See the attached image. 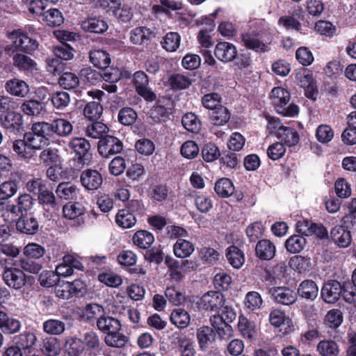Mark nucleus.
I'll return each mask as SVG.
<instances>
[{
  "label": "nucleus",
  "mask_w": 356,
  "mask_h": 356,
  "mask_svg": "<svg viewBox=\"0 0 356 356\" xmlns=\"http://www.w3.org/2000/svg\"><path fill=\"white\" fill-rule=\"evenodd\" d=\"M45 249L42 245L35 243H29L23 250V254L30 258L40 259L44 256Z\"/></svg>",
  "instance_id": "nucleus-60"
},
{
  "label": "nucleus",
  "mask_w": 356,
  "mask_h": 356,
  "mask_svg": "<svg viewBox=\"0 0 356 356\" xmlns=\"http://www.w3.org/2000/svg\"><path fill=\"white\" fill-rule=\"evenodd\" d=\"M49 136L44 122H39L33 124L31 131L26 133L24 138L28 147L34 152V150L42 149L49 143Z\"/></svg>",
  "instance_id": "nucleus-3"
},
{
  "label": "nucleus",
  "mask_w": 356,
  "mask_h": 356,
  "mask_svg": "<svg viewBox=\"0 0 356 356\" xmlns=\"http://www.w3.org/2000/svg\"><path fill=\"white\" fill-rule=\"evenodd\" d=\"M108 127L106 124L96 122L88 126L86 129L87 136L92 138H103L104 134L108 131Z\"/></svg>",
  "instance_id": "nucleus-59"
},
{
  "label": "nucleus",
  "mask_w": 356,
  "mask_h": 356,
  "mask_svg": "<svg viewBox=\"0 0 356 356\" xmlns=\"http://www.w3.org/2000/svg\"><path fill=\"white\" fill-rule=\"evenodd\" d=\"M200 149L198 145L192 140H187L181 147V155L188 159L196 157L199 154Z\"/></svg>",
  "instance_id": "nucleus-64"
},
{
  "label": "nucleus",
  "mask_w": 356,
  "mask_h": 356,
  "mask_svg": "<svg viewBox=\"0 0 356 356\" xmlns=\"http://www.w3.org/2000/svg\"><path fill=\"white\" fill-rule=\"evenodd\" d=\"M342 293V286L336 280H330L324 284L321 295L324 302L329 304L335 303Z\"/></svg>",
  "instance_id": "nucleus-9"
},
{
  "label": "nucleus",
  "mask_w": 356,
  "mask_h": 356,
  "mask_svg": "<svg viewBox=\"0 0 356 356\" xmlns=\"http://www.w3.org/2000/svg\"><path fill=\"white\" fill-rule=\"evenodd\" d=\"M122 149V143L117 138L106 136L99 140L98 151L104 157L119 153Z\"/></svg>",
  "instance_id": "nucleus-7"
},
{
  "label": "nucleus",
  "mask_w": 356,
  "mask_h": 356,
  "mask_svg": "<svg viewBox=\"0 0 356 356\" xmlns=\"http://www.w3.org/2000/svg\"><path fill=\"white\" fill-rule=\"evenodd\" d=\"M214 54L218 60L222 62H229L236 58L237 51L232 43L222 42L216 44Z\"/></svg>",
  "instance_id": "nucleus-12"
},
{
  "label": "nucleus",
  "mask_w": 356,
  "mask_h": 356,
  "mask_svg": "<svg viewBox=\"0 0 356 356\" xmlns=\"http://www.w3.org/2000/svg\"><path fill=\"white\" fill-rule=\"evenodd\" d=\"M2 279L9 288L20 291L22 298L27 302L34 300L36 295L35 278L26 275L17 267H5Z\"/></svg>",
  "instance_id": "nucleus-1"
},
{
  "label": "nucleus",
  "mask_w": 356,
  "mask_h": 356,
  "mask_svg": "<svg viewBox=\"0 0 356 356\" xmlns=\"http://www.w3.org/2000/svg\"><path fill=\"white\" fill-rule=\"evenodd\" d=\"M184 128L191 133H198L201 129V123L198 118L193 113L185 114L181 120Z\"/></svg>",
  "instance_id": "nucleus-44"
},
{
  "label": "nucleus",
  "mask_w": 356,
  "mask_h": 356,
  "mask_svg": "<svg viewBox=\"0 0 356 356\" xmlns=\"http://www.w3.org/2000/svg\"><path fill=\"white\" fill-rule=\"evenodd\" d=\"M65 348L70 356H78L84 350L83 341L76 336L68 337L65 339Z\"/></svg>",
  "instance_id": "nucleus-28"
},
{
  "label": "nucleus",
  "mask_w": 356,
  "mask_h": 356,
  "mask_svg": "<svg viewBox=\"0 0 356 356\" xmlns=\"http://www.w3.org/2000/svg\"><path fill=\"white\" fill-rule=\"evenodd\" d=\"M165 296L174 305H180L185 302L186 298L183 291L176 286H168L165 289Z\"/></svg>",
  "instance_id": "nucleus-39"
},
{
  "label": "nucleus",
  "mask_w": 356,
  "mask_h": 356,
  "mask_svg": "<svg viewBox=\"0 0 356 356\" xmlns=\"http://www.w3.org/2000/svg\"><path fill=\"white\" fill-rule=\"evenodd\" d=\"M90 60L94 66L106 69L111 62V58L106 51L102 49H94L90 52Z\"/></svg>",
  "instance_id": "nucleus-25"
},
{
  "label": "nucleus",
  "mask_w": 356,
  "mask_h": 356,
  "mask_svg": "<svg viewBox=\"0 0 356 356\" xmlns=\"http://www.w3.org/2000/svg\"><path fill=\"white\" fill-rule=\"evenodd\" d=\"M42 352L47 356H57L60 352V345L56 338L47 337L43 341Z\"/></svg>",
  "instance_id": "nucleus-45"
},
{
  "label": "nucleus",
  "mask_w": 356,
  "mask_h": 356,
  "mask_svg": "<svg viewBox=\"0 0 356 356\" xmlns=\"http://www.w3.org/2000/svg\"><path fill=\"white\" fill-rule=\"evenodd\" d=\"M38 200L48 212H54L56 210V203L54 193L45 188H40L38 193Z\"/></svg>",
  "instance_id": "nucleus-34"
},
{
  "label": "nucleus",
  "mask_w": 356,
  "mask_h": 356,
  "mask_svg": "<svg viewBox=\"0 0 356 356\" xmlns=\"http://www.w3.org/2000/svg\"><path fill=\"white\" fill-rule=\"evenodd\" d=\"M9 38L16 48L28 53L37 49L39 45L36 40L19 31H13Z\"/></svg>",
  "instance_id": "nucleus-5"
},
{
  "label": "nucleus",
  "mask_w": 356,
  "mask_h": 356,
  "mask_svg": "<svg viewBox=\"0 0 356 356\" xmlns=\"http://www.w3.org/2000/svg\"><path fill=\"white\" fill-rule=\"evenodd\" d=\"M84 348L94 354H97L102 350V346L98 334L93 331L86 332L83 337Z\"/></svg>",
  "instance_id": "nucleus-18"
},
{
  "label": "nucleus",
  "mask_w": 356,
  "mask_h": 356,
  "mask_svg": "<svg viewBox=\"0 0 356 356\" xmlns=\"http://www.w3.org/2000/svg\"><path fill=\"white\" fill-rule=\"evenodd\" d=\"M277 138L289 147L296 145L300 140L299 134L295 129L285 126L280 129Z\"/></svg>",
  "instance_id": "nucleus-27"
},
{
  "label": "nucleus",
  "mask_w": 356,
  "mask_h": 356,
  "mask_svg": "<svg viewBox=\"0 0 356 356\" xmlns=\"http://www.w3.org/2000/svg\"><path fill=\"white\" fill-rule=\"evenodd\" d=\"M226 257L233 268L238 269L245 262L243 253L236 246H230L227 248Z\"/></svg>",
  "instance_id": "nucleus-32"
},
{
  "label": "nucleus",
  "mask_w": 356,
  "mask_h": 356,
  "mask_svg": "<svg viewBox=\"0 0 356 356\" xmlns=\"http://www.w3.org/2000/svg\"><path fill=\"white\" fill-rule=\"evenodd\" d=\"M42 19L49 26H58L64 22L62 13L56 8H51L42 14Z\"/></svg>",
  "instance_id": "nucleus-31"
},
{
  "label": "nucleus",
  "mask_w": 356,
  "mask_h": 356,
  "mask_svg": "<svg viewBox=\"0 0 356 356\" xmlns=\"http://www.w3.org/2000/svg\"><path fill=\"white\" fill-rule=\"evenodd\" d=\"M82 29L88 32L102 33L107 30L108 25L106 22L97 18H90L83 21Z\"/></svg>",
  "instance_id": "nucleus-30"
},
{
  "label": "nucleus",
  "mask_w": 356,
  "mask_h": 356,
  "mask_svg": "<svg viewBox=\"0 0 356 356\" xmlns=\"http://www.w3.org/2000/svg\"><path fill=\"white\" fill-rule=\"evenodd\" d=\"M18 191V186L16 181L9 180L0 184V197L4 200H8L14 196Z\"/></svg>",
  "instance_id": "nucleus-53"
},
{
  "label": "nucleus",
  "mask_w": 356,
  "mask_h": 356,
  "mask_svg": "<svg viewBox=\"0 0 356 356\" xmlns=\"http://www.w3.org/2000/svg\"><path fill=\"white\" fill-rule=\"evenodd\" d=\"M13 151L22 159H30L34 155V152L28 147L25 139L17 140L13 145Z\"/></svg>",
  "instance_id": "nucleus-46"
},
{
  "label": "nucleus",
  "mask_w": 356,
  "mask_h": 356,
  "mask_svg": "<svg viewBox=\"0 0 356 356\" xmlns=\"http://www.w3.org/2000/svg\"><path fill=\"white\" fill-rule=\"evenodd\" d=\"M21 109L26 115H38L44 109V106L38 101L29 100L22 104Z\"/></svg>",
  "instance_id": "nucleus-57"
},
{
  "label": "nucleus",
  "mask_w": 356,
  "mask_h": 356,
  "mask_svg": "<svg viewBox=\"0 0 356 356\" xmlns=\"http://www.w3.org/2000/svg\"><path fill=\"white\" fill-rule=\"evenodd\" d=\"M257 256L262 260H270L275 254V245L267 239L259 241L255 248Z\"/></svg>",
  "instance_id": "nucleus-17"
},
{
  "label": "nucleus",
  "mask_w": 356,
  "mask_h": 356,
  "mask_svg": "<svg viewBox=\"0 0 356 356\" xmlns=\"http://www.w3.org/2000/svg\"><path fill=\"white\" fill-rule=\"evenodd\" d=\"M57 195L65 200L77 199L80 190L76 186L69 182L60 183L56 191Z\"/></svg>",
  "instance_id": "nucleus-21"
},
{
  "label": "nucleus",
  "mask_w": 356,
  "mask_h": 356,
  "mask_svg": "<svg viewBox=\"0 0 356 356\" xmlns=\"http://www.w3.org/2000/svg\"><path fill=\"white\" fill-rule=\"evenodd\" d=\"M86 209L79 203H67L63 207V216L69 220H74L79 225L83 222V216Z\"/></svg>",
  "instance_id": "nucleus-13"
},
{
  "label": "nucleus",
  "mask_w": 356,
  "mask_h": 356,
  "mask_svg": "<svg viewBox=\"0 0 356 356\" xmlns=\"http://www.w3.org/2000/svg\"><path fill=\"white\" fill-rule=\"evenodd\" d=\"M43 330L49 334L59 335L65 330V324L64 322L56 320L49 319L43 323Z\"/></svg>",
  "instance_id": "nucleus-43"
},
{
  "label": "nucleus",
  "mask_w": 356,
  "mask_h": 356,
  "mask_svg": "<svg viewBox=\"0 0 356 356\" xmlns=\"http://www.w3.org/2000/svg\"><path fill=\"white\" fill-rule=\"evenodd\" d=\"M263 304V300L258 292L250 291L245 296V305L250 311L259 309Z\"/></svg>",
  "instance_id": "nucleus-52"
},
{
  "label": "nucleus",
  "mask_w": 356,
  "mask_h": 356,
  "mask_svg": "<svg viewBox=\"0 0 356 356\" xmlns=\"http://www.w3.org/2000/svg\"><path fill=\"white\" fill-rule=\"evenodd\" d=\"M13 65L21 71H32L35 69L36 63L29 56L16 54L13 57Z\"/></svg>",
  "instance_id": "nucleus-33"
},
{
  "label": "nucleus",
  "mask_w": 356,
  "mask_h": 356,
  "mask_svg": "<svg viewBox=\"0 0 356 356\" xmlns=\"http://www.w3.org/2000/svg\"><path fill=\"white\" fill-rule=\"evenodd\" d=\"M297 293L302 298L314 300L318 296V287L312 280H304L299 284Z\"/></svg>",
  "instance_id": "nucleus-15"
},
{
  "label": "nucleus",
  "mask_w": 356,
  "mask_h": 356,
  "mask_svg": "<svg viewBox=\"0 0 356 356\" xmlns=\"http://www.w3.org/2000/svg\"><path fill=\"white\" fill-rule=\"evenodd\" d=\"M80 76L81 80L89 85H95L102 79V74L90 67L82 69Z\"/></svg>",
  "instance_id": "nucleus-55"
},
{
  "label": "nucleus",
  "mask_w": 356,
  "mask_h": 356,
  "mask_svg": "<svg viewBox=\"0 0 356 356\" xmlns=\"http://www.w3.org/2000/svg\"><path fill=\"white\" fill-rule=\"evenodd\" d=\"M240 333L244 338L250 340L255 339L257 337V329L254 323L250 322L247 318L240 316L238 323Z\"/></svg>",
  "instance_id": "nucleus-19"
},
{
  "label": "nucleus",
  "mask_w": 356,
  "mask_h": 356,
  "mask_svg": "<svg viewBox=\"0 0 356 356\" xmlns=\"http://www.w3.org/2000/svg\"><path fill=\"white\" fill-rule=\"evenodd\" d=\"M197 337L200 348L204 350L213 339V330L208 326L201 327L197 330Z\"/></svg>",
  "instance_id": "nucleus-49"
},
{
  "label": "nucleus",
  "mask_w": 356,
  "mask_h": 356,
  "mask_svg": "<svg viewBox=\"0 0 356 356\" xmlns=\"http://www.w3.org/2000/svg\"><path fill=\"white\" fill-rule=\"evenodd\" d=\"M70 148L80 157L85 156L90 149L89 142L83 138H74L69 143Z\"/></svg>",
  "instance_id": "nucleus-37"
},
{
  "label": "nucleus",
  "mask_w": 356,
  "mask_h": 356,
  "mask_svg": "<svg viewBox=\"0 0 356 356\" xmlns=\"http://www.w3.org/2000/svg\"><path fill=\"white\" fill-rule=\"evenodd\" d=\"M59 84L65 89L75 88L79 83V78L72 72H64L59 78Z\"/></svg>",
  "instance_id": "nucleus-54"
},
{
  "label": "nucleus",
  "mask_w": 356,
  "mask_h": 356,
  "mask_svg": "<svg viewBox=\"0 0 356 356\" xmlns=\"http://www.w3.org/2000/svg\"><path fill=\"white\" fill-rule=\"evenodd\" d=\"M103 111V108L99 102H91L86 104L83 110L86 118L90 120H98Z\"/></svg>",
  "instance_id": "nucleus-51"
},
{
  "label": "nucleus",
  "mask_w": 356,
  "mask_h": 356,
  "mask_svg": "<svg viewBox=\"0 0 356 356\" xmlns=\"http://www.w3.org/2000/svg\"><path fill=\"white\" fill-rule=\"evenodd\" d=\"M181 37L176 32H170L163 38L162 47L168 52L176 51L180 46Z\"/></svg>",
  "instance_id": "nucleus-42"
},
{
  "label": "nucleus",
  "mask_w": 356,
  "mask_h": 356,
  "mask_svg": "<svg viewBox=\"0 0 356 356\" xmlns=\"http://www.w3.org/2000/svg\"><path fill=\"white\" fill-rule=\"evenodd\" d=\"M315 136L318 142L327 143L332 140L334 131L332 127L327 124H321L316 128Z\"/></svg>",
  "instance_id": "nucleus-50"
},
{
  "label": "nucleus",
  "mask_w": 356,
  "mask_h": 356,
  "mask_svg": "<svg viewBox=\"0 0 356 356\" xmlns=\"http://www.w3.org/2000/svg\"><path fill=\"white\" fill-rule=\"evenodd\" d=\"M18 266L22 270L29 273L36 274L42 269V266L40 261L33 260L32 258H22L18 261Z\"/></svg>",
  "instance_id": "nucleus-48"
},
{
  "label": "nucleus",
  "mask_w": 356,
  "mask_h": 356,
  "mask_svg": "<svg viewBox=\"0 0 356 356\" xmlns=\"http://www.w3.org/2000/svg\"><path fill=\"white\" fill-rule=\"evenodd\" d=\"M306 244V240L302 235H293L285 242L286 250L291 253L300 252Z\"/></svg>",
  "instance_id": "nucleus-40"
},
{
  "label": "nucleus",
  "mask_w": 356,
  "mask_h": 356,
  "mask_svg": "<svg viewBox=\"0 0 356 356\" xmlns=\"http://www.w3.org/2000/svg\"><path fill=\"white\" fill-rule=\"evenodd\" d=\"M171 323L179 329H183L189 325L191 322L190 314L184 309H174L170 317Z\"/></svg>",
  "instance_id": "nucleus-23"
},
{
  "label": "nucleus",
  "mask_w": 356,
  "mask_h": 356,
  "mask_svg": "<svg viewBox=\"0 0 356 356\" xmlns=\"http://www.w3.org/2000/svg\"><path fill=\"white\" fill-rule=\"evenodd\" d=\"M318 353L322 356H337L339 354V348L337 344L330 340L321 341L317 346Z\"/></svg>",
  "instance_id": "nucleus-47"
},
{
  "label": "nucleus",
  "mask_w": 356,
  "mask_h": 356,
  "mask_svg": "<svg viewBox=\"0 0 356 356\" xmlns=\"http://www.w3.org/2000/svg\"><path fill=\"white\" fill-rule=\"evenodd\" d=\"M127 341V337L124 334L120 333V331L111 332L106 334L104 337L105 343L111 348H123L125 346Z\"/></svg>",
  "instance_id": "nucleus-36"
},
{
  "label": "nucleus",
  "mask_w": 356,
  "mask_h": 356,
  "mask_svg": "<svg viewBox=\"0 0 356 356\" xmlns=\"http://www.w3.org/2000/svg\"><path fill=\"white\" fill-rule=\"evenodd\" d=\"M169 83L174 90H183L191 86V81L188 76L177 74L170 76Z\"/></svg>",
  "instance_id": "nucleus-58"
},
{
  "label": "nucleus",
  "mask_w": 356,
  "mask_h": 356,
  "mask_svg": "<svg viewBox=\"0 0 356 356\" xmlns=\"http://www.w3.org/2000/svg\"><path fill=\"white\" fill-rule=\"evenodd\" d=\"M270 97L277 113L291 118L298 114L299 107L296 104H288L291 99V95L286 89L282 87H275L271 90Z\"/></svg>",
  "instance_id": "nucleus-2"
},
{
  "label": "nucleus",
  "mask_w": 356,
  "mask_h": 356,
  "mask_svg": "<svg viewBox=\"0 0 356 356\" xmlns=\"http://www.w3.org/2000/svg\"><path fill=\"white\" fill-rule=\"evenodd\" d=\"M134 81L136 92L139 95L147 101H153L156 99V95L149 88V80L144 72L138 71L134 74Z\"/></svg>",
  "instance_id": "nucleus-6"
},
{
  "label": "nucleus",
  "mask_w": 356,
  "mask_h": 356,
  "mask_svg": "<svg viewBox=\"0 0 356 356\" xmlns=\"http://www.w3.org/2000/svg\"><path fill=\"white\" fill-rule=\"evenodd\" d=\"M6 89L10 94L19 97H24L29 90L28 84L18 79L8 81L6 84Z\"/></svg>",
  "instance_id": "nucleus-20"
},
{
  "label": "nucleus",
  "mask_w": 356,
  "mask_h": 356,
  "mask_svg": "<svg viewBox=\"0 0 356 356\" xmlns=\"http://www.w3.org/2000/svg\"><path fill=\"white\" fill-rule=\"evenodd\" d=\"M51 101L56 108L63 109L69 105L70 97L66 92H56L52 94Z\"/></svg>",
  "instance_id": "nucleus-56"
},
{
  "label": "nucleus",
  "mask_w": 356,
  "mask_h": 356,
  "mask_svg": "<svg viewBox=\"0 0 356 356\" xmlns=\"http://www.w3.org/2000/svg\"><path fill=\"white\" fill-rule=\"evenodd\" d=\"M214 189L216 193L222 197H229L234 191L232 181L227 178H222L217 181Z\"/></svg>",
  "instance_id": "nucleus-41"
},
{
  "label": "nucleus",
  "mask_w": 356,
  "mask_h": 356,
  "mask_svg": "<svg viewBox=\"0 0 356 356\" xmlns=\"http://www.w3.org/2000/svg\"><path fill=\"white\" fill-rule=\"evenodd\" d=\"M101 174L95 170L88 169L81 175V181L87 190H97L102 184Z\"/></svg>",
  "instance_id": "nucleus-11"
},
{
  "label": "nucleus",
  "mask_w": 356,
  "mask_h": 356,
  "mask_svg": "<svg viewBox=\"0 0 356 356\" xmlns=\"http://www.w3.org/2000/svg\"><path fill=\"white\" fill-rule=\"evenodd\" d=\"M117 225L123 228L129 229L136 225V218L135 216L128 209H120L115 216Z\"/></svg>",
  "instance_id": "nucleus-29"
},
{
  "label": "nucleus",
  "mask_w": 356,
  "mask_h": 356,
  "mask_svg": "<svg viewBox=\"0 0 356 356\" xmlns=\"http://www.w3.org/2000/svg\"><path fill=\"white\" fill-rule=\"evenodd\" d=\"M232 282V277L225 272L217 273L213 278V284L218 290L229 289Z\"/></svg>",
  "instance_id": "nucleus-63"
},
{
  "label": "nucleus",
  "mask_w": 356,
  "mask_h": 356,
  "mask_svg": "<svg viewBox=\"0 0 356 356\" xmlns=\"http://www.w3.org/2000/svg\"><path fill=\"white\" fill-rule=\"evenodd\" d=\"M121 323L119 320L115 318L103 315L97 320V328L104 334H109L121 329Z\"/></svg>",
  "instance_id": "nucleus-14"
},
{
  "label": "nucleus",
  "mask_w": 356,
  "mask_h": 356,
  "mask_svg": "<svg viewBox=\"0 0 356 356\" xmlns=\"http://www.w3.org/2000/svg\"><path fill=\"white\" fill-rule=\"evenodd\" d=\"M224 296L218 291H209L204 294L198 302L200 309L220 313V309L225 305Z\"/></svg>",
  "instance_id": "nucleus-4"
},
{
  "label": "nucleus",
  "mask_w": 356,
  "mask_h": 356,
  "mask_svg": "<svg viewBox=\"0 0 356 356\" xmlns=\"http://www.w3.org/2000/svg\"><path fill=\"white\" fill-rule=\"evenodd\" d=\"M135 245L142 249H147L154 241V235L146 230L136 232L132 237Z\"/></svg>",
  "instance_id": "nucleus-24"
},
{
  "label": "nucleus",
  "mask_w": 356,
  "mask_h": 356,
  "mask_svg": "<svg viewBox=\"0 0 356 356\" xmlns=\"http://www.w3.org/2000/svg\"><path fill=\"white\" fill-rule=\"evenodd\" d=\"M36 339L35 334L24 332L16 337V343L19 348L28 349L35 344Z\"/></svg>",
  "instance_id": "nucleus-61"
},
{
  "label": "nucleus",
  "mask_w": 356,
  "mask_h": 356,
  "mask_svg": "<svg viewBox=\"0 0 356 356\" xmlns=\"http://www.w3.org/2000/svg\"><path fill=\"white\" fill-rule=\"evenodd\" d=\"M333 243L339 248H345L351 243L350 232L343 225H336L330 231Z\"/></svg>",
  "instance_id": "nucleus-10"
},
{
  "label": "nucleus",
  "mask_w": 356,
  "mask_h": 356,
  "mask_svg": "<svg viewBox=\"0 0 356 356\" xmlns=\"http://www.w3.org/2000/svg\"><path fill=\"white\" fill-rule=\"evenodd\" d=\"M272 296L277 302L286 305L293 304L297 298L294 291L286 287L274 289Z\"/></svg>",
  "instance_id": "nucleus-16"
},
{
  "label": "nucleus",
  "mask_w": 356,
  "mask_h": 356,
  "mask_svg": "<svg viewBox=\"0 0 356 356\" xmlns=\"http://www.w3.org/2000/svg\"><path fill=\"white\" fill-rule=\"evenodd\" d=\"M38 226L37 220L29 216H23L16 222L17 229L22 233L27 234H35L38 229Z\"/></svg>",
  "instance_id": "nucleus-22"
},
{
  "label": "nucleus",
  "mask_w": 356,
  "mask_h": 356,
  "mask_svg": "<svg viewBox=\"0 0 356 356\" xmlns=\"http://www.w3.org/2000/svg\"><path fill=\"white\" fill-rule=\"evenodd\" d=\"M194 246L189 241L178 238L173 246L174 254L179 258L189 257L194 252Z\"/></svg>",
  "instance_id": "nucleus-26"
},
{
  "label": "nucleus",
  "mask_w": 356,
  "mask_h": 356,
  "mask_svg": "<svg viewBox=\"0 0 356 356\" xmlns=\"http://www.w3.org/2000/svg\"><path fill=\"white\" fill-rule=\"evenodd\" d=\"M44 125L49 136L55 134L60 137L68 136L73 130L72 124L65 119L58 118L51 122H44Z\"/></svg>",
  "instance_id": "nucleus-8"
},
{
  "label": "nucleus",
  "mask_w": 356,
  "mask_h": 356,
  "mask_svg": "<svg viewBox=\"0 0 356 356\" xmlns=\"http://www.w3.org/2000/svg\"><path fill=\"white\" fill-rule=\"evenodd\" d=\"M212 123L216 126H222L226 124L229 118L230 113L227 108L219 106L210 114Z\"/></svg>",
  "instance_id": "nucleus-38"
},
{
  "label": "nucleus",
  "mask_w": 356,
  "mask_h": 356,
  "mask_svg": "<svg viewBox=\"0 0 356 356\" xmlns=\"http://www.w3.org/2000/svg\"><path fill=\"white\" fill-rule=\"evenodd\" d=\"M150 31L145 26L136 27L129 33L130 42L136 45H140L149 40Z\"/></svg>",
  "instance_id": "nucleus-35"
},
{
  "label": "nucleus",
  "mask_w": 356,
  "mask_h": 356,
  "mask_svg": "<svg viewBox=\"0 0 356 356\" xmlns=\"http://www.w3.org/2000/svg\"><path fill=\"white\" fill-rule=\"evenodd\" d=\"M104 314V308L96 303H92L86 305L83 311L84 316L88 320L92 321L102 316Z\"/></svg>",
  "instance_id": "nucleus-62"
}]
</instances>
